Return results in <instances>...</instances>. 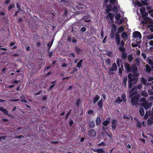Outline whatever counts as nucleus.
<instances>
[{
  "instance_id": "nucleus-1",
  "label": "nucleus",
  "mask_w": 153,
  "mask_h": 153,
  "mask_svg": "<svg viewBox=\"0 0 153 153\" xmlns=\"http://www.w3.org/2000/svg\"><path fill=\"white\" fill-rule=\"evenodd\" d=\"M140 96L139 94H138L133 96L132 97H129L131 99V102L133 105L137 106L138 104V102L139 101Z\"/></svg>"
},
{
  "instance_id": "nucleus-2",
  "label": "nucleus",
  "mask_w": 153,
  "mask_h": 153,
  "mask_svg": "<svg viewBox=\"0 0 153 153\" xmlns=\"http://www.w3.org/2000/svg\"><path fill=\"white\" fill-rule=\"evenodd\" d=\"M103 130L105 133L111 139L112 138V134L111 133L110 130H109L107 127L108 125H103Z\"/></svg>"
},
{
  "instance_id": "nucleus-3",
  "label": "nucleus",
  "mask_w": 153,
  "mask_h": 153,
  "mask_svg": "<svg viewBox=\"0 0 153 153\" xmlns=\"http://www.w3.org/2000/svg\"><path fill=\"white\" fill-rule=\"evenodd\" d=\"M135 86H134L129 91V97H132L133 96H134L135 94H138V92Z\"/></svg>"
},
{
  "instance_id": "nucleus-4",
  "label": "nucleus",
  "mask_w": 153,
  "mask_h": 153,
  "mask_svg": "<svg viewBox=\"0 0 153 153\" xmlns=\"http://www.w3.org/2000/svg\"><path fill=\"white\" fill-rule=\"evenodd\" d=\"M135 86H134L129 91V97H132L133 96H134L135 94H138V92Z\"/></svg>"
},
{
  "instance_id": "nucleus-5",
  "label": "nucleus",
  "mask_w": 153,
  "mask_h": 153,
  "mask_svg": "<svg viewBox=\"0 0 153 153\" xmlns=\"http://www.w3.org/2000/svg\"><path fill=\"white\" fill-rule=\"evenodd\" d=\"M128 82H132L136 83L138 80V78H135L132 76V74L130 73L129 74L128 76Z\"/></svg>"
},
{
  "instance_id": "nucleus-6",
  "label": "nucleus",
  "mask_w": 153,
  "mask_h": 153,
  "mask_svg": "<svg viewBox=\"0 0 153 153\" xmlns=\"http://www.w3.org/2000/svg\"><path fill=\"white\" fill-rule=\"evenodd\" d=\"M152 105L151 103H147V102H143L141 104V106L143 107L145 109H147L151 107Z\"/></svg>"
},
{
  "instance_id": "nucleus-7",
  "label": "nucleus",
  "mask_w": 153,
  "mask_h": 153,
  "mask_svg": "<svg viewBox=\"0 0 153 153\" xmlns=\"http://www.w3.org/2000/svg\"><path fill=\"white\" fill-rule=\"evenodd\" d=\"M133 37L134 38H137L140 39L141 38V35L140 33L138 31H135L133 33Z\"/></svg>"
},
{
  "instance_id": "nucleus-8",
  "label": "nucleus",
  "mask_w": 153,
  "mask_h": 153,
  "mask_svg": "<svg viewBox=\"0 0 153 153\" xmlns=\"http://www.w3.org/2000/svg\"><path fill=\"white\" fill-rule=\"evenodd\" d=\"M124 66L125 70L127 72H131V67L128 63H125Z\"/></svg>"
},
{
  "instance_id": "nucleus-9",
  "label": "nucleus",
  "mask_w": 153,
  "mask_h": 153,
  "mask_svg": "<svg viewBox=\"0 0 153 153\" xmlns=\"http://www.w3.org/2000/svg\"><path fill=\"white\" fill-rule=\"evenodd\" d=\"M119 33L117 32L115 35V40L117 45H120V35L119 34Z\"/></svg>"
},
{
  "instance_id": "nucleus-10",
  "label": "nucleus",
  "mask_w": 153,
  "mask_h": 153,
  "mask_svg": "<svg viewBox=\"0 0 153 153\" xmlns=\"http://www.w3.org/2000/svg\"><path fill=\"white\" fill-rule=\"evenodd\" d=\"M108 69L109 71L112 72L114 71H116L117 69V67L115 63L112 64L111 68H108Z\"/></svg>"
},
{
  "instance_id": "nucleus-11",
  "label": "nucleus",
  "mask_w": 153,
  "mask_h": 153,
  "mask_svg": "<svg viewBox=\"0 0 153 153\" xmlns=\"http://www.w3.org/2000/svg\"><path fill=\"white\" fill-rule=\"evenodd\" d=\"M96 132L95 130L91 129L90 130L88 131V135L89 136H91L94 137L95 136Z\"/></svg>"
},
{
  "instance_id": "nucleus-12",
  "label": "nucleus",
  "mask_w": 153,
  "mask_h": 153,
  "mask_svg": "<svg viewBox=\"0 0 153 153\" xmlns=\"http://www.w3.org/2000/svg\"><path fill=\"white\" fill-rule=\"evenodd\" d=\"M137 66L136 63H133V64L131 66V72H136L137 71Z\"/></svg>"
},
{
  "instance_id": "nucleus-13",
  "label": "nucleus",
  "mask_w": 153,
  "mask_h": 153,
  "mask_svg": "<svg viewBox=\"0 0 153 153\" xmlns=\"http://www.w3.org/2000/svg\"><path fill=\"white\" fill-rule=\"evenodd\" d=\"M100 97L98 94H97L93 98V102L94 104H95L97 102L98 100L100 99Z\"/></svg>"
},
{
  "instance_id": "nucleus-14",
  "label": "nucleus",
  "mask_w": 153,
  "mask_h": 153,
  "mask_svg": "<svg viewBox=\"0 0 153 153\" xmlns=\"http://www.w3.org/2000/svg\"><path fill=\"white\" fill-rule=\"evenodd\" d=\"M107 9H105V11L107 13H109V12L112 10V7L110 4H108L106 6Z\"/></svg>"
},
{
  "instance_id": "nucleus-15",
  "label": "nucleus",
  "mask_w": 153,
  "mask_h": 153,
  "mask_svg": "<svg viewBox=\"0 0 153 153\" xmlns=\"http://www.w3.org/2000/svg\"><path fill=\"white\" fill-rule=\"evenodd\" d=\"M108 17L110 18L112 23L114 22V15L112 13H109L108 14Z\"/></svg>"
},
{
  "instance_id": "nucleus-16",
  "label": "nucleus",
  "mask_w": 153,
  "mask_h": 153,
  "mask_svg": "<svg viewBox=\"0 0 153 153\" xmlns=\"http://www.w3.org/2000/svg\"><path fill=\"white\" fill-rule=\"evenodd\" d=\"M123 66L122 64L121 65V67L119 68V75L121 76L122 75L123 71Z\"/></svg>"
},
{
  "instance_id": "nucleus-17",
  "label": "nucleus",
  "mask_w": 153,
  "mask_h": 153,
  "mask_svg": "<svg viewBox=\"0 0 153 153\" xmlns=\"http://www.w3.org/2000/svg\"><path fill=\"white\" fill-rule=\"evenodd\" d=\"M127 57V54L126 52H123L121 54V58L123 60L126 59Z\"/></svg>"
},
{
  "instance_id": "nucleus-18",
  "label": "nucleus",
  "mask_w": 153,
  "mask_h": 153,
  "mask_svg": "<svg viewBox=\"0 0 153 153\" xmlns=\"http://www.w3.org/2000/svg\"><path fill=\"white\" fill-rule=\"evenodd\" d=\"M139 112L140 115L143 117L144 114V110L143 107H140L139 108Z\"/></svg>"
},
{
  "instance_id": "nucleus-19",
  "label": "nucleus",
  "mask_w": 153,
  "mask_h": 153,
  "mask_svg": "<svg viewBox=\"0 0 153 153\" xmlns=\"http://www.w3.org/2000/svg\"><path fill=\"white\" fill-rule=\"evenodd\" d=\"M128 87L129 89L131 88L136 83L132 82H128Z\"/></svg>"
},
{
  "instance_id": "nucleus-20",
  "label": "nucleus",
  "mask_w": 153,
  "mask_h": 153,
  "mask_svg": "<svg viewBox=\"0 0 153 153\" xmlns=\"http://www.w3.org/2000/svg\"><path fill=\"white\" fill-rule=\"evenodd\" d=\"M133 57L132 54H130L128 55L127 60L128 62H131L133 60Z\"/></svg>"
},
{
  "instance_id": "nucleus-21",
  "label": "nucleus",
  "mask_w": 153,
  "mask_h": 153,
  "mask_svg": "<svg viewBox=\"0 0 153 153\" xmlns=\"http://www.w3.org/2000/svg\"><path fill=\"white\" fill-rule=\"evenodd\" d=\"M148 124H152L153 123V116L149 118L147 120Z\"/></svg>"
},
{
  "instance_id": "nucleus-22",
  "label": "nucleus",
  "mask_w": 153,
  "mask_h": 153,
  "mask_svg": "<svg viewBox=\"0 0 153 153\" xmlns=\"http://www.w3.org/2000/svg\"><path fill=\"white\" fill-rule=\"evenodd\" d=\"M122 101V100L120 99V97H118L114 102L117 104H120Z\"/></svg>"
},
{
  "instance_id": "nucleus-23",
  "label": "nucleus",
  "mask_w": 153,
  "mask_h": 153,
  "mask_svg": "<svg viewBox=\"0 0 153 153\" xmlns=\"http://www.w3.org/2000/svg\"><path fill=\"white\" fill-rule=\"evenodd\" d=\"M110 120V117L107 118L105 120L103 121L102 124H108Z\"/></svg>"
},
{
  "instance_id": "nucleus-24",
  "label": "nucleus",
  "mask_w": 153,
  "mask_h": 153,
  "mask_svg": "<svg viewBox=\"0 0 153 153\" xmlns=\"http://www.w3.org/2000/svg\"><path fill=\"white\" fill-rule=\"evenodd\" d=\"M127 77L125 76L124 77L123 79V85L125 87L127 85Z\"/></svg>"
},
{
  "instance_id": "nucleus-25",
  "label": "nucleus",
  "mask_w": 153,
  "mask_h": 153,
  "mask_svg": "<svg viewBox=\"0 0 153 153\" xmlns=\"http://www.w3.org/2000/svg\"><path fill=\"white\" fill-rule=\"evenodd\" d=\"M53 39H52V40L51 42H49L48 44V51L50 50L53 44Z\"/></svg>"
},
{
  "instance_id": "nucleus-26",
  "label": "nucleus",
  "mask_w": 153,
  "mask_h": 153,
  "mask_svg": "<svg viewBox=\"0 0 153 153\" xmlns=\"http://www.w3.org/2000/svg\"><path fill=\"white\" fill-rule=\"evenodd\" d=\"M121 97L122 98L123 101L125 102H126L127 100L126 98V94L125 93H124L122 94L121 96Z\"/></svg>"
},
{
  "instance_id": "nucleus-27",
  "label": "nucleus",
  "mask_w": 153,
  "mask_h": 153,
  "mask_svg": "<svg viewBox=\"0 0 153 153\" xmlns=\"http://www.w3.org/2000/svg\"><path fill=\"white\" fill-rule=\"evenodd\" d=\"M121 37L123 39L126 38L128 37V35L126 32H124L122 33Z\"/></svg>"
},
{
  "instance_id": "nucleus-28",
  "label": "nucleus",
  "mask_w": 153,
  "mask_h": 153,
  "mask_svg": "<svg viewBox=\"0 0 153 153\" xmlns=\"http://www.w3.org/2000/svg\"><path fill=\"white\" fill-rule=\"evenodd\" d=\"M133 74H132V76L135 78H138V76H139V74L138 73L136 72H134Z\"/></svg>"
},
{
  "instance_id": "nucleus-29",
  "label": "nucleus",
  "mask_w": 153,
  "mask_h": 153,
  "mask_svg": "<svg viewBox=\"0 0 153 153\" xmlns=\"http://www.w3.org/2000/svg\"><path fill=\"white\" fill-rule=\"evenodd\" d=\"M75 49L77 54H79L82 51V50L80 49L77 46H76L75 47Z\"/></svg>"
},
{
  "instance_id": "nucleus-30",
  "label": "nucleus",
  "mask_w": 153,
  "mask_h": 153,
  "mask_svg": "<svg viewBox=\"0 0 153 153\" xmlns=\"http://www.w3.org/2000/svg\"><path fill=\"white\" fill-rule=\"evenodd\" d=\"M123 25H122L118 28L117 32L118 33H120L123 31Z\"/></svg>"
},
{
  "instance_id": "nucleus-31",
  "label": "nucleus",
  "mask_w": 153,
  "mask_h": 153,
  "mask_svg": "<svg viewBox=\"0 0 153 153\" xmlns=\"http://www.w3.org/2000/svg\"><path fill=\"white\" fill-rule=\"evenodd\" d=\"M141 95L145 97H147L148 96V93L145 90H144L142 92Z\"/></svg>"
},
{
  "instance_id": "nucleus-32",
  "label": "nucleus",
  "mask_w": 153,
  "mask_h": 153,
  "mask_svg": "<svg viewBox=\"0 0 153 153\" xmlns=\"http://www.w3.org/2000/svg\"><path fill=\"white\" fill-rule=\"evenodd\" d=\"M105 60L106 64L107 65H109L110 66L111 61L110 59L108 58L107 59H105Z\"/></svg>"
},
{
  "instance_id": "nucleus-33",
  "label": "nucleus",
  "mask_w": 153,
  "mask_h": 153,
  "mask_svg": "<svg viewBox=\"0 0 153 153\" xmlns=\"http://www.w3.org/2000/svg\"><path fill=\"white\" fill-rule=\"evenodd\" d=\"M118 49L120 51L123 52H125L126 51V48L124 47V46H120Z\"/></svg>"
},
{
  "instance_id": "nucleus-34",
  "label": "nucleus",
  "mask_w": 153,
  "mask_h": 153,
  "mask_svg": "<svg viewBox=\"0 0 153 153\" xmlns=\"http://www.w3.org/2000/svg\"><path fill=\"white\" fill-rule=\"evenodd\" d=\"M141 81L142 83L145 85L146 83L147 79L146 78H144L143 77L141 78Z\"/></svg>"
},
{
  "instance_id": "nucleus-35",
  "label": "nucleus",
  "mask_w": 153,
  "mask_h": 153,
  "mask_svg": "<svg viewBox=\"0 0 153 153\" xmlns=\"http://www.w3.org/2000/svg\"><path fill=\"white\" fill-rule=\"evenodd\" d=\"M83 60L82 59H81L77 65L76 67L77 68H80L81 66L82 65V62Z\"/></svg>"
},
{
  "instance_id": "nucleus-36",
  "label": "nucleus",
  "mask_w": 153,
  "mask_h": 153,
  "mask_svg": "<svg viewBox=\"0 0 153 153\" xmlns=\"http://www.w3.org/2000/svg\"><path fill=\"white\" fill-rule=\"evenodd\" d=\"M120 13L117 14L115 17V19L116 21H118L120 19Z\"/></svg>"
},
{
  "instance_id": "nucleus-37",
  "label": "nucleus",
  "mask_w": 153,
  "mask_h": 153,
  "mask_svg": "<svg viewBox=\"0 0 153 153\" xmlns=\"http://www.w3.org/2000/svg\"><path fill=\"white\" fill-rule=\"evenodd\" d=\"M146 71L148 72H150L151 70V69L150 66L148 64H146Z\"/></svg>"
},
{
  "instance_id": "nucleus-38",
  "label": "nucleus",
  "mask_w": 153,
  "mask_h": 153,
  "mask_svg": "<svg viewBox=\"0 0 153 153\" xmlns=\"http://www.w3.org/2000/svg\"><path fill=\"white\" fill-rule=\"evenodd\" d=\"M97 152L98 153H103L104 152V150L101 149H97Z\"/></svg>"
},
{
  "instance_id": "nucleus-39",
  "label": "nucleus",
  "mask_w": 153,
  "mask_h": 153,
  "mask_svg": "<svg viewBox=\"0 0 153 153\" xmlns=\"http://www.w3.org/2000/svg\"><path fill=\"white\" fill-rule=\"evenodd\" d=\"M97 105L99 106V108L100 109H101L103 107V103L101 102L98 101L97 102Z\"/></svg>"
},
{
  "instance_id": "nucleus-40",
  "label": "nucleus",
  "mask_w": 153,
  "mask_h": 153,
  "mask_svg": "<svg viewBox=\"0 0 153 153\" xmlns=\"http://www.w3.org/2000/svg\"><path fill=\"white\" fill-rule=\"evenodd\" d=\"M141 14L142 15V17L143 18L147 16L148 15V13L147 12H145L141 13Z\"/></svg>"
},
{
  "instance_id": "nucleus-41",
  "label": "nucleus",
  "mask_w": 153,
  "mask_h": 153,
  "mask_svg": "<svg viewBox=\"0 0 153 153\" xmlns=\"http://www.w3.org/2000/svg\"><path fill=\"white\" fill-rule=\"evenodd\" d=\"M146 9L144 7H141L140 9V11L141 14L145 12Z\"/></svg>"
},
{
  "instance_id": "nucleus-42",
  "label": "nucleus",
  "mask_w": 153,
  "mask_h": 153,
  "mask_svg": "<svg viewBox=\"0 0 153 153\" xmlns=\"http://www.w3.org/2000/svg\"><path fill=\"white\" fill-rule=\"evenodd\" d=\"M136 87V89L137 90V88L139 89H141L142 88V84L140 83L139 85H135Z\"/></svg>"
},
{
  "instance_id": "nucleus-43",
  "label": "nucleus",
  "mask_w": 153,
  "mask_h": 153,
  "mask_svg": "<svg viewBox=\"0 0 153 153\" xmlns=\"http://www.w3.org/2000/svg\"><path fill=\"white\" fill-rule=\"evenodd\" d=\"M113 10L115 11L116 13H117L118 12V9L117 7L116 6H114L113 7Z\"/></svg>"
},
{
  "instance_id": "nucleus-44",
  "label": "nucleus",
  "mask_w": 153,
  "mask_h": 153,
  "mask_svg": "<svg viewBox=\"0 0 153 153\" xmlns=\"http://www.w3.org/2000/svg\"><path fill=\"white\" fill-rule=\"evenodd\" d=\"M100 122V119L99 117H97L96 120V124H99Z\"/></svg>"
},
{
  "instance_id": "nucleus-45",
  "label": "nucleus",
  "mask_w": 153,
  "mask_h": 153,
  "mask_svg": "<svg viewBox=\"0 0 153 153\" xmlns=\"http://www.w3.org/2000/svg\"><path fill=\"white\" fill-rule=\"evenodd\" d=\"M146 99L145 97H143L140 99V102H146Z\"/></svg>"
},
{
  "instance_id": "nucleus-46",
  "label": "nucleus",
  "mask_w": 153,
  "mask_h": 153,
  "mask_svg": "<svg viewBox=\"0 0 153 153\" xmlns=\"http://www.w3.org/2000/svg\"><path fill=\"white\" fill-rule=\"evenodd\" d=\"M121 60H120V59H117L116 60V62L117 63V66L119 67L120 66V62H121Z\"/></svg>"
},
{
  "instance_id": "nucleus-47",
  "label": "nucleus",
  "mask_w": 153,
  "mask_h": 153,
  "mask_svg": "<svg viewBox=\"0 0 153 153\" xmlns=\"http://www.w3.org/2000/svg\"><path fill=\"white\" fill-rule=\"evenodd\" d=\"M86 29L87 28L86 27H82L80 29V31L81 32H84L86 31Z\"/></svg>"
},
{
  "instance_id": "nucleus-48",
  "label": "nucleus",
  "mask_w": 153,
  "mask_h": 153,
  "mask_svg": "<svg viewBox=\"0 0 153 153\" xmlns=\"http://www.w3.org/2000/svg\"><path fill=\"white\" fill-rule=\"evenodd\" d=\"M141 3L144 6H146L148 5V3L146 1H141Z\"/></svg>"
},
{
  "instance_id": "nucleus-49",
  "label": "nucleus",
  "mask_w": 153,
  "mask_h": 153,
  "mask_svg": "<svg viewBox=\"0 0 153 153\" xmlns=\"http://www.w3.org/2000/svg\"><path fill=\"white\" fill-rule=\"evenodd\" d=\"M13 7H15V5L14 4L10 5L8 8V10H10Z\"/></svg>"
},
{
  "instance_id": "nucleus-50",
  "label": "nucleus",
  "mask_w": 153,
  "mask_h": 153,
  "mask_svg": "<svg viewBox=\"0 0 153 153\" xmlns=\"http://www.w3.org/2000/svg\"><path fill=\"white\" fill-rule=\"evenodd\" d=\"M135 61L136 62L135 63H136L137 65L138 66L140 64L139 59L138 58H137L135 59Z\"/></svg>"
},
{
  "instance_id": "nucleus-51",
  "label": "nucleus",
  "mask_w": 153,
  "mask_h": 153,
  "mask_svg": "<svg viewBox=\"0 0 153 153\" xmlns=\"http://www.w3.org/2000/svg\"><path fill=\"white\" fill-rule=\"evenodd\" d=\"M147 38L149 40L153 39V35H149L147 36Z\"/></svg>"
},
{
  "instance_id": "nucleus-52",
  "label": "nucleus",
  "mask_w": 153,
  "mask_h": 153,
  "mask_svg": "<svg viewBox=\"0 0 153 153\" xmlns=\"http://www.w3.org/2000/svg\"><path fill=\"white\" fill-rule=\"evenodd\" d=\"M141 55L143 57V59H144L146 60V56L145 53L143 52H142L141 53Z\"/></svg>"
},
{
  "instance_id": "nucleus-53",
  "label": "nucleus",
  "mask_w": 153,
  "mask_h": 153,
  "mask_svg": "<svg viewBox=\"0 0 153 153\" xmlns=\"http://www.w3.org/2000/svg\"><path fill=\"white\" fill-rule=\"evenodd\" d=\"M112 53V52L110 51H108L107 53V55L110 57H112V56L111 55Z\"/></svg>"
},
{
  "instance_id": "nucleus-54",
  "label": "nucleus",
  "mask_w": 153,
  "mask_h": 153,
  "mask_svg": "<svg viewBox=\"0 0 153 153\" xmlns=\"http://www.w3.org/2000/svg\"><path fill=\"white\" fill-rule=\"evenodd\" d=\"M78 139L80 138V141L81 142H83L85 139L84 137L81 138V136L80 135H79L78 136Z\"/></svg>"
},
{
  "instance_id": "nucleus-55",
  "label": "nucleus",
  "mask_w": 153,
  "mask_h": 153,
  "mask_svg": "<svg viewBox=\"0 0 153 153\" xmlns=\"http://www.w3.org/2000/svg\"><path fill=\"white\" fill-rule=\"evenodd\" d=\"M148 93L150 95L153 94V90L150 89L148 91Z\"/></svg>"
},
{
  "instance_id": "nucleus-56",
  "label": "nucleus",
  "mask_w": 153,
  "mask_h": 153,
  "mask_svg": "<svg viewBox=\"0 0 153 153\" xmlns=\"http://www.w3.org/2000/svg\"><path fill=\"white\" fill-rule=\"evenodd\" d=\"M20 98L21 99V101L22 102L24 101V100L25 99V96L23 95H22L20 97Z\"/></svg>"
},
{
  "instance_id": "nucleus-57",
  "label": "nucleus",
  "mask_w": 153,
  "mask_h": 153,
  "mask_svg": "<svg viewBox=\"0 0 153 153\" xmlns=\"http://www.w3.org/2000/svg\"><path fill=\"white\" fill-rule=\"evenodd\" d=\"M115 36V33H111L110 34V37L112 39H113L114 37Z\"/></svg>"
},
{
  "instance_id": "nucleus-58",
  "label": "nucleus",
  "mask_w": 153,
  "mask_h": 153,
  "mask_svg": "<svg viewBox=\"0 0 153 153\" xmlns=\"http://www.w3.org/2000/svg\"><path fill=\"white\" fill-rule=\"evenodd\" d=\"M137 4L138 7H141L143 6V5L141 2L139 1H138L137 2Z\"/></svg>"
},
{
  "instance_id": "nucleus-59",
  "label": "nucleus",
  "mask_w": 153,
  "mask_h": 153,
  "mask_svg": "<svg viewBox=\"0 0 153 153\" xmlns=\"http://www.w3.org/2000/svg\"><path fill=\"white\" fill-rule=\"evenodd\" d=\"M106 144L103 142H102L101 143L98 144V146H105Z\"/></svg>"
},
{
  "instance_id": "nucleus-60",
  "label": "nucleus",
  "mask_w": 153,
  "mask_h": 153,
  "mask_svg": "<svg viewBox=\"0 0 153 153\" xmlns=\"http://www.w3.org/2000/svg\"><path fill=\"white\" fill-rule=\"evenodd\" d=\"M81 100L80 99H78L77 100V101L76 103V105L78 106H79V105L80 102Z\"/></svg>"
},
{
  "instance_id": "nucleus-61",
  "label": "nucleus",
  "mask_w": 153,
  "mask_h": 153,
  "mask_svg": "<svg viewBox=\"0 0 153 153\" xmlns=\"http://www.w3.org/2000/svg\"><path fill=\"white\" fill-rule=\"evenodd\" d=\"M120 46H124L125 43H124V41L123 40L121 41V42L120 41Z\"/></svg>"
},
{
  "instance_id": "nucleus-62",
  "label": "nucleus",
  "mask_w": 153,
  "mask_h": 153,
  "mask_svg": "<svg viewBox=\"0 0 153 153\" xmlns=\"http://www.w3.org/2000/svg\"><path fill=\"white\" fill-rule=\"evenodd\" d=\"M149 62L150 65H153V59L152 60L151 59H149Z\"/></svg>"
},
{
  "instance_id": "nucleus-63",
  "label": "nucleus",
  "mask_w": 153,
  "mask_h": 153,
  "mask_svg": "<svg viewBox=\"0 0 153 153\" xmlns=\"http://www.w3.org/2000/svg\"><path fill=\"white\" fill-rule=\"evenodd\" d=\"M88 113L89 114H93L94 113V111L93 110H90L88 111Z\"/></svg>"
},
{
  "instance_id": "nucleus-64",
  "label": "nucleus",
  "mask_w": 153,
  "mask_h": 153,
  "mask_svg": "<svg viewBox=\"0 0 153 153\" xmlns=\"http://www.w3.org/2000/svg\"><path fill=\"white\" fill-rule=\"evenodd\" d=\"M148 80L149 82H150L153 80V77H150L148 78Z\"/></svg>"
}]
</instances>
